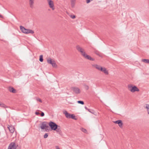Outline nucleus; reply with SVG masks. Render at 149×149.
Listing matches in <instances>:
<instances>
[{"label": "nucleus", "instance_id": "obj_10", "mask_svg": "<svg viewBox=\"0 0 149 149\" xmlns=\"http://www.w3.org/2000/svg\"><path fill=\"white\" fill-rule=\"evenodd\" d=\"M63 113L64 114L66 117L68 118H70V115L71 114L68 113L67 111L66 110H64L63 111Z\"/></svg>", "mask_w": 149, "mask_h": 149}, {"label": "nucleus", "instance_id": "obj_11", "mask_svg": "<svg viewBox=\"0 0 149 149\" xmlns=\"http://www.w3.org/2000/svg\"><path fill=\"white\" fill-rule=\"evenodd\" d=\"M114 123L116 124H118L120 127H122L123 123L121 120H118L117 121L114 122Z\"/></svg>", "mask_w": 149, "mask_h": 149}, {"label": "nucleus", "instance_id": "obj_37", "mask_svg": "<svg viewBox=\"0 0 149 149\" xmlns=\"http://www.w3.org/2000/svg\"><path fill=\"white\" fill-rule=\"evenodd\" d=\"M93 0H91V1H93Z\"/></svg>", "mask_w": 149, "mask_h": 149}, {"label": "nucleus", "instance_id": "obj_14", "mask_svg": "<svg viewBox=\"0 0 149 149\" xmlns=\"http://www.w3.org/2000/svg\"><path fill=\"white\" fill-rule=\"evenodd\" d=\"M100 71L104 72V73L106 74H108V71L104 67L101 68Z\"/></svg>", "mask_w": 149, "mask_h": 149}, {"label": "nucleus", "instance_id": "obj_25", "mask_svg": "<svg viewBox=\"0 0 149 149\" xmlns=\"http://www.w3.org/2000/svg\"><path fill=\"white\" fill-rule=\"evenodd\" d=\"M48 133H46L44 135V138H46L48 137Z\"/></svg>", "mask_w": 149, "mask_h": 149}, {"label": "nucleus", "instance_id": "obj_24", "mask_svg": "<svg viewBox=\"0 0 149 149\" xmlns=\"http://www.w3.org/2000/svg\"><path fill=\"white\" fill-rule=\"evenodd\" d=\"M81 130L83 132H84V133H86V132H87V131L86 130V129H84V128H82L81 129Z\"/></svg>", "mask_w": 149, "mask_h": 149}, {"label": "nucleus", "instance_id": "obj_7", "mask_svg": "<svg viewBox=\"0 0 149 149\" xmlns=\"http://www.w3.org/2000/svg\"><path fill=\"white\" fill-rule=\"evenodd\" d=\"M71 89L76 94H79L81 92V91L80 89L77 87H72L71 88Z\"/></svg>", "mask_w": 149, "mask_h": 149}, {"label": "nucleus", "instance_id": "obj_23", "mask_svg": "<svg viewBox=\"0 0 149 149\" xmlns=\"http://www.w3.org/2000/svg\"><path fill=\"white\" fill-rule=\"evenodd\" d=\"M77 103L81 104H84V102L82 101H78Z\"/></svg>", "mask_w": 149, "mask_h": 149}, {"label": "nucleus", "instance_id": "obj_3", "mask_svg": "<svg viewBox=\"0 0 149 149\" xmlns=\"http://www.w3.org/2000/svg\"><path fill=\"white\" fill-rule=\"evenodd\" d=\"M128 87L129 90L132 93L139 91V89L135 86H132L131 85H129L128 86Z\"/></svg>", "mask_w": 149, "mask_h": 149}, {"label": "nucleus", "instance_id": "obj_22", "mask_svg": "<svg viewBox=\"0 0 149 149\" xmlns=\"http://www.w3.org/2000/svg\"><path fill=\"white\" fill-rule=\"evenodd\" d=\"M0 106L4 108H6L7 107L6 106L5 104L2 103H1V104H0Z\"/></svg>", "mask_w": 149, "mask_h": 149}, {"label": "nucleus", "instance_id": "obj_8", "mask_svg": "<svg viewBox=\"0 0 149 149\" xmlns=\"http://www.w3.org/2000/svg\"><path fill=\"white\" fill-rule=\"evenodd\" d=\"M16 144L14 143H11L9 145L8 149H16Z\"/></svg>", "mask_w": 149, "mask_h": 149}, {"label": "nucleus", "instance_id": "obj_32", "mask_svg": "<svg viewBox=\"0 0 149 149\" xmlns=\"http://www.w3.org/2000/svg\"><path fill=\"white\" fill-rule=\"evenodd\" d=\"M37 101H39V102H42V100L40 99H39V98L37 99Z\"/></svg>", "mask_w": 149, "mask_h": 149}, {"label": "nucleus", "instance_id": "obj_21", "mask_svg": "<svg viewBox=\"0 0 149 149\" xmlns=\"http://www.w3.org/2000/svg\"><path fill=\"white\" fill-rule=\"evenodd\" d=\"M43 56L42 55H41L40 56L39 61L42 62L43 61Z\"/></svg>", "mask_w": 149, "mask_h": 149}, {"label": "nucleus", "instance_id": "obj_34", "mask_svg": "<svg viewBox=\"0 0 149 149\" xmlns=\"http://www.w3.org/2000/svg\"><path fill=\"white\" fill-rule=\"evenodd\" d=\"M88 111H89L90 112H91V113H93V112H92L91 111H90V109H88Z\"/></svg>", "mask_w": 149, "mask_h": 149}, {"label": "nucleus", "instance_id": "obj_5", "mask_svg": "<svg viewBox=\"0 0 149 149\" xmlns=\"http://www.w3.org/2000/svg\"><path fill=\"white\" fill-rule=\"evenodd\" d=\"M47 63L49 64H51L53 67H56L57 65L54 60L52 59L51 58H49L47 60Z\"/></svg>", "mask_w": 149, "mask_h": 149}, {"label": "nucleus", "instance_id": "obj_9", "mask_svg": "<svg viewBox=\"0 0 149 149\" xmlns=\"http://www.w3.org/2000/svg\"><path fill=\"white\" fill-rule=\"evenodd\" d=\"M40 128L42 129H44L45 128H47L48 127V125H47V123L46 122H42Z\"/></svg>", "mask_w": 149, "mask_h": 149}, {"label": "nucleus", "instance_id": "obj_31", "mask_svg": "<svg viewBox=\"0 0 149 149\" xmlns=\"http://www.w3.org/2000/svg\"><path fill=\"white\" fill-rule=\"evenodd\" d=\"M56 131L57 132H60V130L59 128L58 129L57 128V129H56Z\"/></svg>", "mask_w": 149, "mask_h": 149}, {"label": "nucleus", "instance_id": "obj_20", "mask_svg": "<svg viewBox=\"0 0 149 149\" xmlns=\"http://www.w3.org/2000/svg\"><path fill=\"white\" fill-rule=\"evenodd\" d=\"M70 115V118H71L74 120H76V118H75V116L74 114H71V115Z\"/></svg>", "mask_w": 149, "mask_h": 149}, {"label": "nucleus", "instance_id": "obj_28", "mask_svg": "<svg viewBox=\"0 0 149 149\" xmlns=\"http://www.w3.org/2000/svg\"><path fill=\"white\" fill-rule=\"evenodd\" d=\"M44 115H45L44 113L43 112H42L41 113V116L43 117L44 116Z\"/></svg>", "mask_w": 149, "mask_h": 149}, {"label": "nucleus", "instance_id": "obj_36", "mask_svg": "<svg viewBox=\"0 0 149 149\" xmlns=\"http://www.w3.org/2000/svg\"><path fill=\"white\" fill-rule=\"evenodd\" d=\"M2 17V15H0V17Z\"/></svg>", "mask_w": 149, "mask_h": 149}, {"label": "nucleus", "instance_id": "obj_29", "mask_svg": "<svg viewBox=\"0 0 149 149\" xmlns=\"http://www.w3.org/2000/svg\"><path fill=\"white\" fill-rule=\"evenodd\" d=\"M86 0V3H89L91 1L90 0Z\"/></svg>", "mask_w": 149, "mask_h": 149}, {"label": "nucleus", "instance_id": "obj_30", "mask_svg": "<svg viewBox=\"0 0 149 149\" xmlns=\"http://www.w3.org/2000/svg\"><path fill=\"white\" fill-rule=\"evenodd\" d=\"M35 114L37 115H38L40 114V113L39 112H35Z\"/></svg>", "mask_w": 149, "mask_h": 149}, {"label": "nucleus", "instance_id": "obj_38", "mask_svg": "<svg viewBox=\"0 0 149 149\" xmlns=\"http://www.w3.org/2000/svg\"><path fill=\"white\" fill-rule=\"evenodd\" d=\"M1 103H0V104H1Z\"/></svg>", "mask_w": 149, "mask_h": 149}, {"label": "nucleus", "instance_id": "obj_15", "mask_svg": "<svg viewBox=\"0 0 149 149\" xmlns=\"http://www.w3.org/2000/svg\"><path fill=\"white\" fill-rule=\"evenodd\" d=\"M70 2L71 7L72 8H74L76 0H70Z\"/></svg>", "mask_w": 149, "mask_h": 149}, {"label": "nucleus", "instance_id": "obj_1", "mask_svg": "<svg viewBox=\"0 0 149 149\" xmlns=\"http://www.w3.org/2000/svg\"><path fill=\"white\" fill-rule=\"evenodd\" d=\"M76 49L85 58L91 61H94V59L92 58L90 56L86 54L84 52V49L80 47L79 45H77L76 46Z\"/></svg>", "mask_w": 149, "mask_h": 149}, {"label": "nucleus", "instance_id": "obj_12", "mask_svg": "<svg viewBox=\"0 0 149 149\" xmlns=\"http://www.w3.org/2000/svg\"><path fill=\"white\" fill-rule=\"evenodd\" d=\"M34 1V0H29L30 7L31 8H33V7Z\"/></svg>", "mask_w": 149, "mask_h": 149}, {"label": "nucleus", "instance_id": "obj_33", "mask_svg": "<svg viewBox=\"0 0 149 149\" xmlns=\"http://www.w3.org/2000/svg\"><path fill=\"white\" fill-rule=\"evenodd\" d=\"M56 149H60L59 147L58 146H55Z\"/></svg>", "mask_w": 149, "mask_h": 149}, {"label": "nucleus", "instance_id": "obj_18", "mask_svg": "<svg viewBox=\"0 0 149 149\" xmlns=\"http://www.w3.org/2000/svg\"><path fill=\"white\" fill-rule=\"evenodd\" d=\"M142 61L146 63L149 64V59H142Z\"/></svg>", "mask_w": 149, "mask_h": 149}, {"label": "nucleus", "instance_id": "obj_35", "mask_svg": "<svg viewBox=\"0 0 149 149\" xmlns=\"http://www.w3.org/2000/svg\"><path fill=\"white\" fill-rule=\"evenodd\" d=\"M85 108L87 110H88V109L86 107H85Z\"/></svg>", "mask_w": 149, "mask_h": 149}, {"label": "nucleus", "instance_id": "obj_26", "mask_svg": "<svg viewBox=\"0 0 149 149\" xmlns=\"http://www.w3.org/2000/svg\"><path fill=\"white\" fill-rule=\"evenodd\" d=\"M85 88L86 89L88 90L89 89V87L87 85H85Z\"/></svg>", "mask_w": 149, "mask_h": 149}, {"label": "nucleus", "instance_id": "obj_13", "mask_svg": "<svg viewBox=\"0 0 149 149\" xmlns=\"http://www.w3.org/2000/svg\"><path fill=\"white\" fill-rule=\"evenodd\" d=\"M8 128L9 129V130L11 133H13L14 132L15 130V129L13 127L8 125Z\"/></svg>", "mask_w": 149, "mask_h": 149}, {"label": "nucleus", "instance_id": "obj_19", "mask_svg": "<svg viewBox=\"0 0 149 149\" xmlns=\"http://www.w3.org/2000/svg\"><path fill=\"white\" fill-rule=\"evenodd\" d=\"M145 108L147 109L148 113L149 115V105L148 104H146Z\"/></svg>", "mask_w": 149, "mask_h": 149}, {"label": "nucleus", "instance_id": "obj_16", "mask_svg": "<svg viewBox=\"0 0 149 149\" xmlns=\"http://www.w3.org/2000/svg\"><path fill=\"white\" fill-rule=\"evenodd\" d=\"M8 90L10 92H12L13 93H15L16 92V91L13 88L11 87H9L8 88Z\"/></svg>", "mask_w": 149, "mask_h": 149}, {"label": "nucleus", "instance_id": "obj_4", "mask_svg": "<svg viewBox=\"0 0 149 149\" xmlns=\"http://www.w3.org/2000/svg\"><path fill=\"white\" fill-rule=\"evenodd\" d=\"M49 125L51 129L54 130H56L58 127V125L56 123L52 121L49 123Z\"/></svg>", "mask_w": 149, "mask_h": 149}, {"label": "nucleus", "instance_id": "obj_6", "mask_svg": "<svg viewBox=\"0 0 149 149\" xmlns=\"http://www.w3.org/2000/svg\"><path fill=\"white\" fill-rule=\"evenodd\" d=\"M47 2L50 8L53 10H54V8L53 1L52 0H47Z\"/></svg>", "mask_w": 149, "mask_h": 149}, {"label": "nucleus", "instance_id": "obj_2", "mask_svg": "<svg viewBox=\"0 0 149 149\" xmlns=\"http://www.w3.org/2000/svg\"><path fill=\"white\" fill-rule=\"evenodd\" d=\"M20 28L22 32L24 33L28 34L30 33L33 34L34 33L33 31L29 29H26L24 27L21 26H20Z\"/></svg>", "mask_w": 149, "mask_h": 149}, {"label": "nucleus", "instance_id": "obj_17", "mask_svg": "<svg viewBox=\"0 0 149 149\" xmlns=\"http://www.w3.org/2000/svg\"><path fill=\"white\" fill-rule=\"evenodd\" d=\"M92 65L93 67L95 68L96 69H97L98 70L100 71L101 70V68H102V67L100 66L97 64H94L93 65Z\"/></svg>", "mask_w": 149, "mask_h": 149}, {"label": "nucleus", "instance_id": "obj_27", "mask_svg": "<svg viewBox=\"0 0 149 149\" xmlns=\"http://www.w3.org/2000/svg\"><path fill=\"white\" fill-rule=\"evenodd\" d=\"M70 16L72 19H74L75 18V16L74 15H71Z\"/></svg>", "mask_w": 149, "mask_h": 149}]
</instances>
